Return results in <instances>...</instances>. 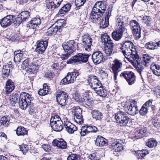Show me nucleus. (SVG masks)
Listing matches in <instances>:
<instances>
[{"mask_svg": "<svg viewBox=\"0 0 160 160\" xmlns=\"http://www.w3.org/2000/svg\"><path fill=\"white\" fill-rule=\"evenodd\" d=\"M152 58L150 57L147 54H144L141 55V60H142V64H143L146 66L149 65V63L151 62Z\"/></svg>", "mask_w": 160, "mask_h": 160, "instance_id": "obj_33", "label": "nucleus"}, {"mask_svg": "<svg viewBox=\"0 0 160 160\" xmlns=\"http://www.w3.org/2000/svg\"><path fill=\"white\" fill-rule=\"evenodd\" d=\"M91 101V100L89 98V94L85 93L83 94L81 98L80 102H82L83 104H84L85 105H88L90 104Z\"/></svg>", "mask_w": 160, "mask_h": 160, "instance_id": "obj_36", "label": "nucleus"}, {"mask_svg": "<svg viewBox=\"0 0 160 160\" xmlns=\"http://www.w3.org/2000/svg\"><path fill=\"white\" fill-rule=\"evenodd\" d=\"M63 120L64 127L65 128L66 131L68 133H72L77 130V128L69 121L67 118H64Z\"/></svg>", "mask_w": 160, "mask_h": 160, "instance_id": "obj_20", "label": "nucleus"}, {"mask_svg": "<svg viewBox=\"0 0 160 160\" xmlns=\"http://www.w3.org/2000/svg\"><path fill=\"white\" fill-rule=\"evenodd\" d=\"M8 117H6L5 116L2 117L0 119V123L1 125L3 126H8L9 124V121H8Z\"/></svg>", "mask_w": 160, "mask_h": 160, "instance_id": "obj_49", "label": "nucleus"}, {"mask_svg": "<svg viewBox=\"0 0 160 160\" xmlns=\"http://www.w3.org/2000/svg\"><path fill=\"white\" fill-rule=\"evenodd\" d=\"M55 76V74L54 72H46L45 74V77L47 78H52Z\"/></svg>", "mask_w": 160, "mask_h": 160, "instance_id": "obj_58", "label": "nucleus"}, {"mask_svg": "<svg viewBox=\"0 0 160 160\" xmlns=\"http://www.w3.org/2000/svg\"><path fill=\"white\" fill-rule=\"evenodd\" d=\"M122 53L125 57L137 70L140 74V66L139 56L133 43L130 41H127L122 44Z\"/></svg>", "mask_w": 160, "mask_h": 160, "instance_id": "obj_1", "label": "nucleus"}, {"mask_svg": "<svg viewBox=\"0 0 160 160\" xmlns=\"http://www.w3.org/2000/svg\"><path fill=\"white\" fill-rule=\"evenodd\" d=\"M130 26L132 28V33L136 39H138L140 38V26L139 23L136 20L131 21Z\"/></svg>", "mask_w": 160, "mask_h": 160, "instance_id": "obj_16", "label": "nucleus"}, {"mask_svg": "<svg viewBox=\"0 0 160 160\" xmlns=\"http://www.w3.org/2000/svg\"><path fill=\"white\" fill-rule=\"evenodd\" d=\"M68 95L64 91H58L56 93V98L58 104L62 106H65L68 99Z\"/></svg>", "mask_w": 160, "mask_h": 160, "instance_id": "obj_13", "label": "nucleus"}, {"mask_svg": "<svg viewBox=\"0 0 160 160\" xmlns=\"http://www.w3.org/2000/svg\"><path fill=\"white\" fill-rule=\"evenodd\" d=\"M87 83L93 90H95L98 86H101L102 84L97 77L93 75H89L87 78Z\"/></svg>", "mask_w": 160, "mask_h": 160, "instance_id": "obj_12", "label": "nucleus"}, {"mask_svg": "<svg viewBox=\"0 0 160 160\" xmlns=\"http://www.w3.org/2000/svg\"><path fill=\"white\" fill-rule=\"evenodd\" d=\"M46 4L47 8L51 10H53L55 8H57L55 7V6L56 4L54 0H46Z\"/></svg>", "mask_w": 160, "mask_h": 160, "instance_id": "obj_42", "label": "nucleus"}, {"mask_svg": "<svg viewBox=\"0 0 160 160\" xmlns=\"http://www.w3.org/2000/svg\"><path fill=\"white\" fill-rule=\"evenodd\" d=\"M92 39L90 36H88L87 38H84L81 43L82 47H84L86 51H90L91 50V46L92 42Z\"/></svg>", "mask_w": 160, "mask_h": 160, "instance_id": "obj_24", "label": "nucleus"}, {"mask_svg": "<svg viewBox=\"0 0 160 160\" xmlns=\"http://www.w3.org/2000/svg\"><path fill=\"white\" fill-rule=\"evenodd\" d=\"M19 16L21 17L23 21H26L30 16V12L27 11H24L22 12L19 14Z\"/></svg>", "mask_w": 160, "mask_h": 160, "instance_id": "obj_43", "label": "nucleus"}, {"mask_svg": "<svg viewBox=\"0 0 160 160\" xmlns=\"http://www.w3.org/2000/svg\"><path fill=\"white\" fill-rule=\"evenodd\" d=\"M71 4L68 3L64 4L62 6V8L64 9L66 13H67L71 8Z\"/></svg>", "mask_w": 160, "mask_h": 160, "instance_id": "obj_57", "label": "nucleus"}, {"mask_svg": "<svg viewBox=\"0 0 160 160\" xmlns=\"http://www.w3.org/2000/svg\"><path fill=\"white\" fill-rule=\"evenodd\" d=\"M90 56V55L87 54L79 53L68 60L67 63L68 64H78L86 62L88 61Z\"/></svg>", "mask_w": 160, "mask_h": 160, "instance_id": "obj_7", "label": "nucleus"}, {"mask_svg": "<svg viewBox=\"0 0 160 160\" xmlns=\"http://www.w3.org/2000/svg\"><path fill=\"white\" fill-rule=\"evenodd\" d=\"M107 4L106 1H99L95 3L90 16L92 22L97 23L101 20V18L106 10Z\"/></svg>", "mask_w": 160, "mask_h": 160, "instance_id": "obj_2", "label": "nucleus"}, {"mask_svg": "<svg viewBox=\"0 0 160 160\" xmlns=\"http://www.w3.org/2000/svg\"><path fill=\"white\" fill-rule=\"evenodd\" d=\"M41 20L39 16H36L35 17L32 18L27 24V27L30 28L34 29L41 23Z\"/></svg>", "mask_w": 160, "mask_h": 160, "instance_id": "obj_23", "label": "nucleus"}, {"mask_svg": "<svg viewBox=\"0 0 160 160\" xmlns=\"http://www.w3.org/2000/svg\"><path fill=\"white\" fill-rule=\"evenodd\" d=\"M112 7H109L106 12L105 20L102 18L100 22V27L101 28L104 29L108 27L109 25V19L111 15L112 8Z\"/></svg>", "mask_w": 160, "mask_h": 160, "instance_id": "obj_14", "label": "nucleus"}, {"mask_svg": "<svg viewBox=\"0 0 160 160\" xmlns=\"http://www.w3.org/2000/svg\"><path fill=\"white\" fill-rule=\"evenodd\" d=\"M113 62L112 65V69L114 74V80H116L118 72L121 70L122 63L120 60L116 59L113 61Z\"/></svg>", "mask_w": 160, "mask_h": 160, "instance_id": "obj_18", "label": "nucleus"}, {"mask_svg": "<svg viewBox=\"0 0 160 160\" xmlns=\"http://www.w3.org/2000/svg\"><path fill=\"white\" fill-rule=\"evenodd\" d=\"M152 100L151 99L147 101L142 106V107L144 108H147L148 109V108L152 105Z\"/></svg>", "mask_w": 160, "mask_h": 160, "instance_id": "obj_59", "label": "nucleus"}, {"mask_svg": "<svg viewBox=\"0 0 160 160\" xmlns=\"http://www.w3.org/2000/svg\"><path fill=\"white\" fill-rule=\"evenodd\" d=\"M82 109L79 106H74L73 108L72 113L74 116V121L80 124L83 122V116L82 115Z\"/></svg>", "mask_w": 160, "mask_h": 160, "instance_id": "obj_10", "label": "nucleus"}, {"mask_svg": "<svg viewBox=\"0 0 160 160\" xmlns=\"http://www.w3.org/2000/svg\"><path fill=\"white\" fill-rule=\"evenodd\" d=\"M49 92V88L47 84L44 83L43 88L40 89L38 91V94L40 96H44L48 94Z\"/></svg>", "mask_w": 160, "mask_h": 160, "instance_id": "obj_40", "label": "nucleus"}, {"mask_svg": "<svg viewBox=\"0 0 160 160\" xmlns=\"http://www.w3.org/2000/svg\"><path fill=\"white\" fill-rule=\"evenodd\" d=\"M124 109L127 113L131 115H134L138 112L137 106L133 105L132 107V104L126 105L124 107ZM139 112H140V110Z\"/></svg>", "mask_w": 160, "mask_h": 160, "instance_id": "obj_25", "label": "nucleus"}, {"mask_svg": "<svg viewBox=\"0 0 160 160\" xmlns=\"http://www.w3.org/2000/svg\"><path fill=\"white\" fill-rule=\"evenodd\" d=\"M33 99L31 95L29 93L22 92L19 95L18 104L20 108L22 110H25L28 106L30 104Z\"/></svg>", "mask_w": 160, "mask_h": 160, "instance_id": "obj_5", "label": "nucleus"}, {"mask_svg": "<svg viewBox=\"0 0 160 160\" xmlns=\"http://www.w3.org/2000/svg\"><path fill=\"white\" fill-rule=\"evenodd\" d=\"M86 0H75V4L77 7H79L82 6L86 2Z\"/></svg>", "mask_w": 160, "mask_h": 160, "instance_id": "obj_55", "label": "nucleus"}, {"mask_svg": "<svg viewBox=\"0 0 160 160\" xmlns=\"http://www.w3.org/2000/svg\"><path fill=\"white\" fill-rule=\"evenodd\" d=\"M95 145L102 147L108 145V140L101 136H98L95 140Z\"/></svg>", "mask_w": 160, "mask_h": 160, "instance_id": "obj_26", "label": "nucleus"}, {"mask_svg": "<svg viewBox=\"0 0 160 160\" xmlns=\"http://www.w3.org/2000/svg\"><path fill=\"white\" fill-rule=\"evenodd\" d=\"M92 59L93 63L97 65L105 61L103 54L100 51L94 52L92 55Z\"/></svg>", "mask_w": 160, "mask_h": 160, "instance_id": "obj_19", "label": "nucleus"}, {"mask_svg": "<svg viewBox=\"0 0 160 160\" xmlns=\"http://www.w3.org/2000/svg\"><path fill=\"white\" fill-rule=\"evenodd\" d=\"M52 143L53 146L57 147L59 149H66L67 148L66 142L62 138H60L58 139H55Z\"/></svg>", "mask_w": 160, "mask_h": 160, "instance_id": "obj_22", "label": "nucleus"}, {"mask_svg": "<svg viewBox=\"0 0 160 160\" xmlns=\"http://www.w3.org/2000/svg\"><path fill=\"white\" fill-rule=\"evenodd\" d=\"M131 152L133 155H135L137 158L138 159H139L140 158V157H139V155L140 154V150H138L137 151L132 150Z\"/></svg>", "mask_w": 160, "mask_h": 160, "instance_id": "obj_63", "label": "nucleus"}, {"mask_svg": "<svg viewBox=\"0 0 160 160\" xmlns=\"http://www.w3.org/2000/svg\"><path fill=\"white\" fill-rule=\"evenodd\" d=\"M72 98L76 101L80 102L81 98H80V95L79 94L77 93L73 94Z\"/></svg>", "mask_w": 160, "mask_h": 160, "instance_id": "obj_60", "label": "nucleus"}, {"mask_svg": "<svg viewBox=\"0 0 160 160\" xmlns=\"http://www.w3.org/2000/svg\"><path fill=\"white\" fill-rule=\"evenodd\" d=\"M88 131L86 125L82 126V127L81 131L80 132L81 135L82 136H84L85 135L88 134L89 133Z\"/></svg>", "mask_w": 160, "mask_h": 160, "instance_id": "obj_53", "label": "nucleus"}, {"mask_svg": "<svg viewBox=\"0 0 160 160\" xmlns=\"http://www.w3.org/2000/svg\"><path fill=\"white\" fill-rule=\"evenodd\" d=\"M93 118L96 120L101 121L103 118L102 113L98 110H93L91 112Z\"/></svg>", "mask_w": 160, "mask_h": 160, "instance_id": "obj_31", "label": "nucleus"}, {"mask_svg": "<svg viewBox=\"0 0 160 160\" xmlns=\"http://www.w3.org/2000/svg\"><path fill=\"white\" fill-rule=\"evenodd\" d=\"M88 130V133L92 132H96L97 130V128L94 126H90L89 125H86Z\"/></svg>", "mask_w": 160, "mask_h": 160, "instance_id": "obj_52", "label": "nucleus"}, {"mask_svg": "<svg viewBox=\"0 0 160 160\" xmlns=\"http://www.w3.org/2000/svg\"><path fill=\"white\" fill-rule=\"evenodd\" d=\"M19 97V95L17 93H13L10 95L9 97V100L12 106H15V104L18 102Z\"/></svg>", "mask_w": 160, "mask_h": 160, "instance_id": "obj_41", "label": "nucleus"}, {"mask_svg": "<svg viewBox=\"0 0 160 160\" xmlns=\"http://www.w3.org/2000/svg\"><path fill=\"white\" fill-rule=\"evenodd\" d=\"M37 47L35 49L36 51L39 54L43 53L48 46V42L47 40L38 41Z\"/></svg>", "mask_w": 160, "mask_h": 160, "instance_id": "obj_21", "label": "nucleus"}, {"mask_svg": "<svg viewBox=\"0 0 160 160\" xmlns=\"http://www.w3.org/2000/svg\"><path fill=\"white\" fill-rule=\"evenodd\" d=\"M33 61L30 64V67L32 68L33 69L35 70H37L39 68L38 66L40 64V62L38 60H37L36 58L33 59Z\"/></svg>", "mask_w": 160, "mask_h": 160, "instance_id": "obj_45", "label": "nucleus"}, {"mask_svg": "<svg viewBox=\"0 0 160 160\" xmlns=\"http://www.w3.org/2000/svg\"><path fill=\"white\" fill-rule=\"evenodd\" d=\"M121 29V30L117 29L112 33V37L115 41L119 40L121 39L123 33L124 32V31H123V28H122V29Z\"/></svg>", "mask_w": 160, "mask_h": 160, "instance_id": "obj_29", "label": "nucleus"}, {"mask_svg": "<svg viewBox=\"0 0 160 160\" xmlns=\"http://www.w3.org/2000/svg\"><path fill=\"white\" fill-rule=\"evenodd\" d=\"M62 46L65 52L72 54L75 51L78 47V43L74 40H69L63 43Z\"/></svg>", "mask_w": 160, "mask_h": 160, "instance_id": "obj_9", "label": "nucleus"}, {"mask_svg": "<svg viewBox=\"0 0 160 160\" xmlns=\"http://www.w3.org/2000/svg\"><path fill=\"white\" fill-rule=\"evenodd\" d=\"M115 118L116 122L121 126H128V124L130 119L128 115L125 112L119 111L115 115Z\"/></svg>", "mask_w": 160, "mask_h": 160, "instance_id": "obj_8", "label": "nucleus"}, {"mask_svg": "<svg viewBox=\"0 0 160 160\" xmlns=\"http://www.w3.org/2000/svg\"><path fill=\"white\" fill-rule=\"evenodd\" d=\"M98 86L97 88L95 90H93L96 91L97 94L100 96L104 98L106 97L107 95V90L103 87Z\"/></svg>", "mask_w": 160, "mask_h": 160, "instance_id": "obj_32", "label": "nucleus"}, {"mask_svg": "<svg viewBox=\"0 0 160 160\" xmlns=\"http://www.w3.org/2000/svg\"><path fill=\"white\" fill-rule=\"evenodd\" d=\"M20 149L21 151L23 154L25 155L26 153L29 150L28 146L26 144H22L20 146Z\"/></svg>", "mask_w": 160, "mask_h": 160, "instance_id": "obj_51", "label": "nucleus"}, {"mask_svg": "<svg viewBox=\"0 0 160 160\" xmlns=\"http://www.w3.org/2000/svg\"><path fill=\"white\" fill-rule=\"evenodd\" d=\"M89 157L91 160H99L100 159L99 154L96 152L90 154Z\"/></svg>", "mask_w": 160, "mask_h": 160, "instance_id": "obj_47", "label": "nucleus"}, {"mask_svg": "<svg viewBox=\"0 0 160 160\" xmlns=\"http://www.w3.org/2000/svg\"><path fill=\"white\" fill-rule=\"evenodd\" d=\"M150 68L153 74L158 76H160V66L154 63L150 66Z\"/></svg>", "mask_w": 160, "mask_h": 160, "instance_id": "obj_34", "label": "nucleus"}, {"mask_svg": "<svg viewBox=\"0 0 160 160\" xmlns=\"http://www.w3.org/2000/svg\"><path fill=\"white\" fill-rule=\"evenodd\" d=\"M145 47L149 49H157L158 47H160V43H158V42H151L146 44Z\"/></svg>", "mask_w": 160, "mask_h": 160, "instance_id": "obj_35", "label": "nucleus"}, {"mask_svg": "<svg viewBox=\"0 0 160 160\" xmlns=\"http://www.w3.org/2000/svg\"><path fill=\"white\" fill-rule=\"evenodd\" d=\"M24 51L20 50H17L14 52V61L16 63H18L21 62L23 56Z\"/></svg>", "mask_w": 160, "mask_h": 160, "instance_id": "obj_27", "label": "nucleus"}, {"mask_svg": "<svg viewBox=\"0 0 160 160\" xmlns=\"http://www.w3.org/2000/svg\"><path fill=\"white\" fill-rule=\"evenodd\" d=\"M6 94H9L12 92L15 88L14 82L11 79H8L6 83Z\"/></svg>", "mask_w": 160, "mask_h": 160, "instance_id": "obj_28", "label": "nucleus"}, {"mask_svg": "<svg viewBox=\"0 0 160 160\" xmlns=\"http://www.w3.org/2000/svg\"><path fill=\"white\" fill-rule=\"evenodd\" d=\"M120 77H123L129 85H131L135 82V76L134 73L132 71H124L122 72Z\"/></svg>", "mask_w": 160, "mask_h": 160, "instance_id": "obj_15", "label": "nucleus"}, {"mask_svg": "<svg viewBox=\"0 0 160 160\" xmlns=\"http://www.w3.org/2000/svg\"><path fill=\"white\" fill-rule=\"evenodd\" d=\"M7 67L3 66L1 71L2 77L4 80L7 79L9 75L10 69L8 68Z\"/></svg>", "mask_w": 160, "mask_h": 160, "instance_id": "obj_38", "label": "nucleus"}, {"mask_svg": "<svg viewBox=\"0 0 160 160\" xmlns=\"http://www.w3.org/2000/svg\"><path fill=\"white\" fill-rule=\"evenodd\" d=\"M52 129L56 132L61 131L64 128L63 122L60 120L54 125H50Z\"/></svg>", "mask_w": 160, "mask_h": 160, "instance_id": "obj_30", "label": "nucleus"}, {"mask_svg": "<svg viewBox=\"0 0 160 160\" xmlns=\"http://www.w3.org/2000/svg\"><path fill=\"white\" fill-rule=\"evenodd\" d=\"M60 120H62L58 115L52 117L50 121V125H54L55 123H57Z\"/></svg>", "mask_w": 160, "mask_h": 160, "instance_id": "obj_50", "label": "nucleus"}, {"mask_svg": "<svg viewBox=\"0 0 160 160\" xmlns=\"http://www.w3.org/2000/svg\"><path fill=\"white\" fill-rule=\"evenodd\" d=\"M42 148L44 150L47 152H49L51 149L50 146L48 144H44L42 145Z\"/></svg>", "mask_w": 160, "mask_h": 160, "instance_id": "obj_61", "label": "nucleus"}, {"mask_svg": "<svg viewBox=\"0 0 160 160\" xmlns=\"http://www.w3.org/2000/svg\"><path fill=\"white\" fill-rule=\"evenodd\" d=\"M67 13L64 9L62 8V7L59 9L58 13L57 15L63 16Z\"/></svg>", "mask_w": 160, "mask_h": 160, "instance_id": "obj_64", "label": "nucleus"}, {"mask_svg": "<svg viewBox=\"0 0 160 160\" xmlns=\"http://www.w3.org/2000/svg\"><path fill=\"white\" fill-rule=\"evenodd\" d=\"M149 153V151L147 149H143L141 150V157H144L148 154Z\"/></svg>", "mask_w": 160, "mask_h": 160, "instance_id": "obj_62", "label": "nucleus"}, {"mask_svg": "<svg viewBox=\"0 0 160 160\" xmlns=\"http://www.w3.org/2000/svg\"><path fill=\"white\" fill-rule=\"evenodd\" d=\"M66 27V21L65 20H58L48 29L46 35L49 36L53 35H60L61 33L62 29Z\"/></svg>", "mask_w": 160, "mask_h": 160, "instance_id": "obj_3", "label": "nucleus"}, {"mask_svg": "<svg viewBox=\"0 0 160 160\" xmlns=\"http://www.w3.org/2000/svg\"><path fill=\"white\" fill-rule=\"evenodd\" d=\"M24 22V21H23L22 17H20V16H19L18 14L16 18H15V17L13 18V23L16 25V26L17 25L18 26Z\"/></svg>", "mask_w": 160, "mask_h": 160, "instance_id": "obj_46", "label": "nucleus"}, {"mask_svg": "<svg viewBox=\"0 0 160 160\" xmlns=\"http://www.w3.org/2000/svg\"><path fill=\"white\" fill-rule=\"evenodd\" d=\"M67 160H81V159L79 155L72 154L68 156Z\"/></svg>", "mask_w": 160, "mask_h": 160, "instance_id": "obj_48", "label": "nucleus"}, {"mask_svg": "<svg viewBox=\"0 0 160 160\" xmlns=\"http://www.w3.org/2000/svg\"><path fill=\"white\" fill-rule=\"evenodd\" d=\"M142 22V23L145 24L148 26H151V19L149 16H147L143 17Z\"/></svg>", "mask_w": 160, "mask_h": 160, "instance_id": "obj_44", "label": "nucleus"}, {"mask_svg": "<svg viewBox=\"0 0 160 160\" xmlns=\"http://www.w3.org/2000/svg\"><path fill=\"white\" fill-rule=\"evenodd\" d=\"M15 17L14 15H8L2 18L0 22L1 26L3 28H6L11 25L13 22V18Z\"/></svg>", "mask_w": 160, "mask_h": 160, "instance_id": "obj_17", "label": "nucleus"}, {"mask_svg": "<svg viewBox=\"0 0 160 160\" xmlns=\"http://www.w3.org/2000/svg\"><path fill=\"white\" fill-rule=\"evenodd\" d=\"M157 141L154 138H150L146 142V145L149 148L156 147L158 145Z\"/></svg>", "mask_w": 160, "mask_h": 160, "instance_id": "obj_39", "label": "nucleus"}, {"mask_svg": "<svg viewBox=\"0 0 160 160\" xmlns=\"http://www.w3.org/2000/svg\"><path fill=\"white\" fill-rule=\"evenodd\" d=\"M16 133L18 136H24L28 134V130L23 127L19 126L16 130Z\"/></svg>", "mask_w": 160, "mask_h": 160, "instance_id": "obj_37", "label": "nucleus"}, {"mask_svg": "<svg viewBox=\"0 0 160 160\" xmlns=\"http://www.w3.org/2000/svg\"><path fill=\"white\" fill-rule=\"evenodd\" d=\"M101 39L104 45V51L107 56L112 54L114 48V43L109 36L107 33L102 34Z\"/></svg>", "mask_w": 160, "mask_h": 160, "instance_id": "obj_4", "label": "nucleus"}, {"mask_svg": "<svg viewBox=\"0 0 160 160\" xmlns=\"http://www.w3.org/2000/svg\"><path fill=\"white\" fill-rule=\"evenodd\" d=\"M79 75L78 72H68L66 76L62 79L60 82V84H68L74 82L76 78Z\"/></svg>", "mask_w": 160, "mask_h": 160, "instance_id": "obj_11", "label": "nucleus"}, {"mask_svg": "<svg viewBox=\"0 0 160 160\" xmlns=\"http://www.w3.org/2000/svg\"><path fill=\"white\" fill-rule=\"evenodd\" d=\"M111 148L114 150L113 154L117 156H119V152L125 149L123 141L121 139L112 138L111 139Z\"/></svg>", "mask_w": 160, "mask_h": 160, "instance_id": "obj_6", "label": "nucleus"}, {"mask_svg": "<svg viewBox=\"0 0 160 160\" xmlns=\"http://www.w3.org/2000/svg\"><path fill=\"white\" fill-rule=\"evenodd\" d=\"M30 59L27 58L26 59L23 61L22 64V67H24L25 69H26L27 68H28L30 67Z\"/></svg>", "mask_w": 160, "mask_h": 160, "instance_id": "obj_54", "label": "nucleus"}, {"mask_svg": "<svg viewBox=\"0 0 160 160\" xmlns=\"http://www.w3.org/2000/svg\"><path fill=\"white\" fill-rule=\"evenodd\" d=\"M28 107H29L28 112L30 114H32L35 111V108L33 106V103L31 102Z\"/></svg>", "mask_w": 160, "mask_h": 160, "instance_id": "obj_56", "label": "nucleus"}]
</instances>
